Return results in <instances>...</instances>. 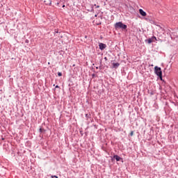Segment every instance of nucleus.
Returning <instances> with one entry per match:
<instances>
[{"instance_id": "obj_3", "label": "nucleus", "mask_w": 178, "mask_h": 178, "mask_svg": "<svg viewBox=\"0 0 178 178\" xmlns=\"http://www.w3.org/2000/svg\"><path fill=\"white\" fill-rule=\"evenodd\" d=\"M99 49H101V51H104V49H105V48H106V44H104V43H100L99 44Z\"/></svg>"}, {"instance_id": "obj_8", "label": "nucleus", "mask_w": 178, "mask_h": 178, "mask_svg": "<svg viewBox=\"0 0 178 178\" xmlns=\"http://www.w3.org/2000/svg\"><path fill=\"white\" fill-rule=\"evenodd\" d=\"M147 42H148V44H151V42H152V39H149L147 40Z\"/></svg>"}, {"instance_id": "obj_13", "label": "nucleus", "mask_w": 178, "mask_h": 178, "mask_svg": "<svg viewBox=\"0 0 178 178\" xmlns=\"http://www.w3.org/2000/svg\"><path fill=\"white\" fill-rule=\"evenodd\" d=\"M56 88H59V86H56Z\"/></svg>"}, {"instance_id": "obj_10", "label": "nucleus", "mask_w": 178, "mask_h": 178, "mask_svg": "<svg viewBox=\"0 0 178 178\" xmlns=\"http://www.w3.org/2000/svg\"><path fill=\"white\" fill-rule=\"evenodd\" d=\"M134 135V131H131V133H130V136H133Z\"/></svg>"}, {"instance_id": "obj_4", "label": "nucleus", "mask_w": 178, "mask_h": 178, "mask_svg": "<svg viewBox=\"0 0 178 178\" xmlns=\"http://www.w3.org/2000/svg\"><path fill=\"white\" fill-rule=\"evenodd\" d=\"M139 13H140V15H141V16H143V17L147 16V13L143 11V9H139Z\"/></svg>"}, {"instance_id": "obj_7", "label": "nucleus", "mask_w": 178, "mask_h": 178, "mask_svg": "<svg viewBox=\"0 0 178 178\" xmlns=\"http://www.w3.org/2000/svg\"><path fill=\"white\" fill-rule=\"evenodd\" d=\"M45 5H51L52 1L51 0H44Z\"/></svg>"}, {"instance_id": "obj_2", "label": "nucleus", "mask_w": 178, "mask_h": 178, "mask_svg": "<svg viewBox=\"0 0 178 178\" xmlns=\"http://www.w3.org/2000/svg\"><path fill=\"white\" fill-rule=\"evenodd\" d=\"M154 72L156 76H159L160 80H162V70H161V67L158 66L154 67Z\"/></svg>"}, {"instance_id": "obj_15", "label": "nucleus", "mask_w": 178, "mask_h": 178, "mask_svg": "<svg viewBox=\"0 0 178 178\" xmlns=\"http://www.w3.org/2000/svg\"><path fill=\"white\" fill-rule=\"evenodd\" d=\"M65 5H63V8H65Z\"/></svg>"}, {"instance_id": "obj_1", "label": "nucleus", "mask_w": 178, "mask_h": 178, "mask_svg": "<svg viewBox=\"0 0 178 178\" xmlns=\"http://www.w3.org/2000/svg\"><path fill=\"white\" fill-rule=\"evenodd\" d=\"M115 30H127V25L123 24L122 22H117L114 24Z\"/></svg>"}, {"instance_id": "obj_14", "label": "nucleus", "mask_w": 178, "mask_h": 178, "mask_svg": "<svg viewBox=\"0 0 178 178\" xmlns=\"http://www.w3.org/2000/svg\"><path fill=\"white\" fill-rule=\"evenodd\" d=\"M96 8H99V6H97Z\"/></svg>"}, {"instance_id": "obj_17", "label": "nucleus", "mask_w": 178, "mask_h": 178, "mask_svg": "<svg viewBox=\"0 0 178 178\" xmlns=\"http://www.w3.org/2000/svg\"><path fill=\"white\" fill-rule=\"evenodd\" d=\"M57 5H59V2L57 3Z\"/></svg>"}, {"instance_id": "obj_11", "label": "nucleus", "mask_w": 178, "mask_h": 178, "mask_svg": "<svg viewBox=\"0 0 178 178\" xmlns=\"http://www.w3.org/2000/svg\"><path fill=\"white\" fill-rule=\"evenodd\" d=\"M58 76L59 77H60V76H62L61 72H58Z\"/></svg>"}, {"instance_id": "obj_6", "label": "nucleus", "mask_w": 178, "mask_h": 178, "mask_svg": "<svg viewBox=\"0 0 178 178\" xmlns=\"http://www.w3.org/2000/svg\"><path fill=\"white\" fill-rule=\"evenodd\" d=\"M113 158L117 161V162H119V161H122L121 157L118 155H114Z\"/></svg>"}, {"instance_id": "obj_5", "label": "nucleus", "mask_w": 178, "mask_h": 178, "mask_svg": "<svg viewBox=\"0 0 178 178\" xmlns=\"http://www.w3.org/2000/svg\"><path fill=\"white\" fill-rule=\"evenodd\" d=\"M118 66H120L119 63H113V67L114 69H118Z\"/></svg>"}, {"instance_id": "obj_9", "label": "nucleus", "mask_w": 178, "mask_h": 178, "mask_svg": "<svg viewBox=\"0 0 178 178\" xmlns=\"http://www.w3.org/2000/svg\"><path fill=\"white\" fill-rule=\"evenodd\" d=\"M42 131H45V130H44V129L40 128V133H42Z\"/></svg>"}, {"instance_id": "obj_16", "label": "nucleus", "mask_w": 178, "mask_h": 178, "mask_svg": "<svg viewBox=\"0 0 178 178\" xmlns=\"http://www.w3.org/2000/svg\"><path fill=\"white\" fill-rule=\"evenodd\" d=\"M154 38L155 40H156V37H154Z\"/></svg>"}, {"instance_id": "obj_12", "label": "nucleus", "mask_w": 178, "mask_h": 178, "mask_svg": "<svg viewBox=\"0 0 178 178\" xmlns=\"http://www.w3.org/2000/svg\"><path fill=\"white\" fill-rule=\"evenodd\" d=\"M52 178H58L56 176H53Z\"/></svg>"}]
</instances>
